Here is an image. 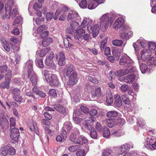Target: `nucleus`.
<instances>
[{
	"mask_svg": "<svg viewBox=\"0 0 156 156\" xmlns=\"http://www.w3.org/2000/svg\"><path fill=\"white\" fill-rule=\"evenodd\" d=\"M52 6L54 8H58L55 12L54 19L55 20H56L58 15L61 13L62 14L60 16L59 19L60 20L63 21L65 19L66 13L68 11V9L64 5L59 4L56 2H53L52 4Z\"/></svg>",
	"mask_w": 156,
	"mask_h": 156,
	"instance_id": "f257e3e1",
	"label": "nucleus"
},
{
	"mask_svg": "<svg viewBox=\"0 0 156 156\" xmlns=\"http://www.w3.org/2000/svg\"><path fill=\"white\" fill-rule=\"evenodd\" d=\"M14 2L13 0H9L5 5L6 14L7 18L9 19L11 16L12 18L16 17L19 13L16 8L12 9L11 12L12 7L13 6Z\"/></svg>",
	"mask_w": 156,
	"mask_h": 156,
	"instance_id": "f03ea898",
	"label": "nucleus"
},
{
	"mask_svg": "<svg viewBox=\"0 0 156 156\" xmlns=\"http://www.w3.org/2000/svg\"><path fill=\"white\" fill-rule=\"evenodd\" d=\"M119 64L120 65L126 67L125 69H132L133 72L136 71V68L133 66V61L129 57L126 56H122L119 61Z\"/></svg>",
	"mask_w": 156,
	"mask_h": 156,
	"instance_id": "7ed1b4c3",
	"label": "nucleus"
},
{
	"mask_svg": "<svg viewBox=\"0 0 156 156\" xmlns=\"http://www.w3.org/2000/svg\"><path fill=\"white\" fill-rule=\"evenodd\" d=\"M110 14L107 13L103 14L100 18V26L103 30L105 31L108 27L111 20Z\"/></svg>",
	"mask_w": 156,
	"mask_h": 156,
	"instance_id": "20e7f679",
	"label": "nucleus"
},
{
	"mask_svg": "<svg viewBox=\"0 0 156 156\" xmlns=\"http://www.w3.org/2000/svg\"><path fill=\"white\" fill-rule=\"evenodd\" d=\"M87 29L90 33H92L93 36L95 37L99 33V27L98 24H95L94 26H92L88 23L87 26Z\"/></svg>",
	"mask_w": 156,
	"mask_h": 156,
	"instance_id": "39448f33",
	"label": "nucleus"
},
{
	"mask_svg": "<svg viewBox=\"0 0 156 156\" xmlns=\"http://www.w3.org/2000/svg\"><path fill=\"white\" fill-rule=\"evenodd\" d=\"M77 74L75 71H73L69 76V80L67 82L68 85L73 86L76 84L78 81V79L77 77Z\"/></svg>",
	"mask_w": 156,
	"mask_h": 156,
	"instance_id": "423d86ee",
	"label": "nucleus"
},
{
	"mask_svg": "<svg viewBox=\"0 0 156 156\" xmlns=\"http://www.w3.org/2000/svg\"><path fill=\"white\" fill-rule=\"evenodd\" d=\"M79 24L78 22L76 21H73L70 23V26L67 28L66 31L70 34L75 33V31L79 27Z\"/></svg>",
	"mask_w": 156,
	"mask_h": 156,
	"instance_id": "0eeeda50",
	"label": "nucleus"
},
{
	"mask_svg": "<svg viewBox=\"0 0 156 156\" xmlns=\"http://www.w3.org/2000/svg\"><path fill=\"white\" fill-rule=\"evenodd\" d=\"M96 121V118L94 116L90 117L89 119L87 120H85L84 121L83 126L85 127L88 130H91L94 129L93 127V123L91 122H94Z\"/></svg>",
	"mask_w": 156,
	"mask_h": 156,
	"instance_id": "6e6552de",
	"label": "nucleus"
},
{
	"mask_svg": "<svg viewBox=\"0 0 156 156\" xmlns=\"http://www.w3.org/2000/svg\"><path fill=\"white\" fill-rule=\"evenodd\" d=\"M20 136V132L18 129L11 128L10 137L11 138L16 142H17Z\"/></svg>",
	"mask_w": 156,
	"mask_h": 156,
	"instance_id": "1a4fd4ad",
	"label": "nucleus"
},
{
	"mask_svg": "<svg viewBox=\"0 0 156 156\" xmlns=\"http://www.w3.org/2000/svg\"><path fill=\"white\" fill-rule=\"evenodd\" d=\"M80 17L76 12L70 11L67 15V20L69 21H74L79 19Z\"/></svg>",
	"mask_w": 156,
	"mask_h": 156,
	"instance_id": "9d476101",
	"label": "nucleus"
},
{
	"mask_svg": "<svg viewBox=\"0 0 156 156\" xmlns=\"http://www.w3.org/2000/svg\"><path fill=\"white\" fill-rule=\"evenodd\" d=\"M73 131L70 134L69 136V140L75 144H76L77 140V135L80 134L79 130L77 128H74V130H73Z\"/></svg>",
	"mask_w": 156,
	"mask_h": 156,
	"instance_id": "9b49d317",
	"label": "nucleus"
},
{
	"mask_svg": "<svg viewBox=\"0 0 156 156\" xmlns=\"http://www.w3.org/2000/svg\"><path fill=\"white\" fill-rule=\"evenodd\" d=\"M49 79V80L47 81L48 82L51 86L53 87H55L58 85V81L56 75H51Z\"/></svg>",
	"mask_w": 156,
	"mask_h": 156,
	"instance_id": "f8f14e48",
	"label": "nucleus"
},
{
	"mask_svg": "<svg viewBox=\"0 0 156 156\" xmlns=\"http://www.w3.org/2000/svg\"><path fill=\"white\" fill-rule=\"evenodd\" d=\"M124 23V19L122 17L118 18L115 21L113 25L114 28L118 30L123 25Z\"/></svg>",
	"mask_w": 156,
	"mask_h": 156,
	"instance_id": "ddd939ff",
	"label": "nucleus"
},
{
	"mask_svg": "<svg viewBox=\"0 0 156 156\" xmlns=\"http://www.w3.org/2000/svg\"><path fill=\"white\" fill-rule=\"evenodd\" d=\"M12 94L15 101L20 102L23 100V98L20 96V90L17 88H14L12 91Z\"/></svg>",
	"mask_w": 156,
	"mask_h": 156,
	"instance_id": "4468645a",
	"label": "nucleus"
},
{
	"mask_svg": "<svg viewBox=\"0 0 156 156\" xmlns=\"http://www.w3.org/2000/svg\"><path fill=\"white\" fill-rule=\"evenodd\" d=\"M141 57L142 60L145 61L151 55L150 50L143 49L140 52Z\"/></svg>",
	"mask_w": 156,
	"mask_h": 156,
	"instance_id": "2eb2a0df",
	"label": "nucleus"
},
{
	"mask_svg": "<svg viewBox=\"0 0 156 156\" xmlns=\"http://www.w3.org/2000/svg\"><path fill=\"white\" fill-rule=\"evenodd\" d=\"M133 72L131 69H123L122 70H119L115 73V75L117 76H123L130 73Z\"/></svg>",
	"mask_w": 156,
	"mask_h": 156,
	"instance_id": "dca6fc26",
	"label": "nucleus"
},
{
	"mask_svg": "<svg viewBox=\"0 0 156 156\" xmlns=\"http://www.w3.org/2000/svg\"><path fill=\"white\" fill-rule=\"evenodd\" d=\"M136 77L135 75H128L124 78V81L127 83H131L135 80Z\"/></svg>",
	"mask_w": 156,
	"mask_h": 156,
	"instance_id": "f3484780",
	"label": "nucleus"
},
{
	"mask_svg": "<svg viewBox=\"0 0 156 156\" xmlns=\"http://www.w3.org/2000/svg\"><path fill=\"white\" fill-rule=\"evenodd\" d=\"M28 77L30 78L33 86L36 85L37 82V79L35 74L33 72V73H28Z\"/></svg>",
	"mask_w": 156,
	"mask_h": 156,
	"instance_id": "a211bd4d",
	"label": "nucleus"
},
{
	"mask_svg": "<svg viewBox=\"0 0 156 156\" xmlns=\"http://www.w3.org/2000/svg\"><path fill=\"white\" fill-rule=\"evenodd\" d=\"M58 57V64L60 66H62L65 63V57L64 54L63 52H60L58 56L56 57Z\"/></svg>",
	"mask_w": 156,
	"mask_h": 156,
	"instance_id": "6ab92c4d",
	"label": "nucleus"
},
{
	"mask_svg": "<svg viewBox=\"0 0 156 156\" xmlns=\"http://www.w3.org/2000/svg\"><path fill=\"white\" fill-rule=\"evenodd\" d=\"M91 96L92 98H95L100 97L101 96V88L99 87L96 88L95 91L91 92Z\"/></svg>",
	"mask_w": 156,
	"mask_h": 156,
	"instance_id": "aec40b11",
	"label": "nucleus"
},
{
	"mask_svg": "<svg viewBox=\"0 0 156 156\" xmlns=\"http://www.w3.org/2000/svg\"><path fill=\"white\" fill-rule=\"evenodd\" d=\"M8 69V67L6 65L0 66V80L4 77L3 74L7 72Z\"/></svg>",
	"mask_w": 156,
	"mask_h": 156,
	"instance_id": "412c9836",
	"label": "nucleus"
},
{
	"mask_svg": "<svg viewBox=\"0 0 156 156\" xmlns=\"http://www.w3.org/2000/svg\"><path fill=\"white\" fill-rule=\"evenodd\" d=\"M88 142V140L86 137L83 135H81L77 139L76 142L77 144H83Z\"/></svg>",
	"mask_w": 156,
	"mask_h": 156,
	"instance_id": "4be33fe9",
	"label": "nucleus"
},
{
	"mask_svg": "<svg viewBox=\"0 0 156 156\" xmlns=\"http://www.w3.org/2000/svg\"><path fill=\"white\" fill-rule=\"evenodd\" d=\"M53 108L57 111L62 113H65L66 112V109L63 106L59 104H56V105L52 106Z\"/></svg>",
	"mask_w": 156,
	"mask_h": 156,
	"instance_id": "5701e85b",
	"label": "nucleus"
},
{
	"mask_svg": "<svg viewBox=\"0 0 156 156\" xmlns=\"http://www.w3.org/2000/svg\"><path fill=\"white\" fill-rule=\"evenodd\" d=\"M115 105L118 107H120L122 105L121 97L119 95L116 94L114 95Z\"/></svg>",
	"mask_w": 156,
	"mask_h": 156,
	"instance_id": "b1692460",
	"label": "nucleus"
},
{
	"mask_svg": "<svg viewBox=\"0 0 156 156\" xmlns=\"http://www.w3.org/2000/svg\"><path fill=\"white\" fill-rule=\"evenodd\" d=\"M54 57L53 53H51L47 58L45 60V64L49 67H50L51 64V60Z\"/></svg>",
	"mask_w": 156,
	"mask_h": 156,
	"instance_id": "393cba45",
	"label": "nucleus"
},
{
	"mask_svg": "<svg viewBox=\"0 0 156 156\" xmlns=\"http://www.w3.org/2000/svg\"><path fill=\"white\" fill-rule=\"evenodd\" d=\"M1 41L2 45L5 50L8 52L10 50V48L8 43L6 41L5 39L4 38L2 37Z\"/></svg>",
	"mask_w": 156,
	"mask_h": 156,
	"instance_id": "a878e982",
	"label": "nucleus"
},
{
	"mask_svg": "<svg viewBox=\"0 0 156 156\" xmlns=\"http://www.w3.org/2000/svg\"><path fill=\"white\" fill-rule=\"evenodd\" d=\"M74 67L72 65L69 66L65 72L64 73L63 75L64 76H68L71 74V73L73 71Z\"/></svg>",
	"mask_w": 156,
	"mask_h": 156,
	"instance_id": "bb28decb",
	"label": "nucleus"
},
{
	"mask_svg": "<svg viewBox=\"0 0 156 156\" xmlns=\"http://www.w3.org/2000/svg\"><path fill=\"white\" fill-rule=\"evenodd\" d=\"M106 102L108 105H111L113 103L112 95V94L110 92L107 93Z\"/></svg>",
	"mask_w": 156,
	"mask_h": 156,
	"instance_id": "cd10ccee",
	"label": "nucleus"
},
{
	"mask_svg": "<svg viewBox=\"0 0 156 156\" xmlns=\"http://www.w3.org/2000/svg\"><path fill=\"white\" fill-rule=\"evenodd\" d=\"M138 63L140 69L142 73H145L147 69V66L145 64L143 63L142 61L140 60H139Z\"/></svg>",
	"mask_w": 156,
	"mask_h": 156,
	"instance_id": "c85d7f7f",
	"label": "nucleus"
},
{
	"mask_svg": "<svg viewBox=\"0 0 156 156\" xmlns=\"http://www.w3.org/2000/svg\"><path fill=\"white\" fill-rule=\"evenodd\" d=\"M71 41V38L68 36L66 38L64 39V46L66 48H71L72 46V44H70L69 43V42Z\"/></svg>",
	"mask_w": 156,
	"mask_h": 156,
	"instance_id": "c756f323",
	"label": "nucleus"
},
{
	"mask_svg": "<svg viewBox=\"0 0 156 156\" xmlns=\"http://www.w3.org/2000/svg\"><path fill=\"white\" fill-rule=\"evenodd\" d=\"M98 4L96 2L93 0L92 1H89L88 2V8L89 9H94L98 6Z\"/></svg>",
	"mask_w": 156,
	"mask_h": 156,
	"instance_id": "7c9ffc66",
	"label": "nucleus"
},
{
	"mask_svg": "<svg viewBox=\"0 0 156 156\" xmlns=\"http://www.w3.org/2000/svg\"><path fill=\"white\" fill-rule=\"evenodd\" d=\"M5 80V82H3L1 83L0 85V87L2 89H4L6 88L7 89H9V84L10 82L9 80Z\"/></svg>",
	"mask_w": 156,
	"mask_h": 156,
	"instance_id": "2f4dec72",
	"label": "nucleus"
},
{
	"mask_svg": "<svg viewBox=\"0 0 156 156\" xmlns=\"http://www.w3.org/2000/svg\"><path fill=\"white\" fill-rule=\"evenodd\" d=\"M8 146L5 147H2L0 148V154L2 156H5L8 153Z\"/></svg>",
	"mask_w": 156,
	"mask_h": 156,
	"instance_id": "473e14b6",
	"label": "nucleus"
},
{
	"mask_svg": "<svg viewBox=\"0 0 156 156\" xmlns=\"http://www.w3.org/2000/svg\"><path fill=\"white\" fill-rule=\"evenodd\" d=\"M42 74L46 81L49 80V78L50 77V76L52 75L51 71L47 70H44Z\"/></svg>",
	"mask_w": 156,
	"mask_h": 156,
	"instance_id": "72a5a7b5",
	"label": "nucleus"
},
{
	"mask_svg": "<svg viewBox=\"0 0 156 156\" xmlns=\"http://www.w3.org/2000/svg\"><path fill=\"white\" fill-rule=\"evenodd\" d=\"M72 124L69 121L65 122L63 125V129H66L68 132H69L72 128Z\"/></svg>",
	"mask_w": 156,
	"mask_h": 156,
	"instance_id": "f704fd0d",
	"label": "nucleus"
},
{
	"mask_svg": "<svg viewBox=\"0 0 156 156\" xmlns=\"http://www.w3.org/2000/svg\"><path fill=\"white\" fill-rule=\"evenodd\" d=\"M38 2L35 3L33 5L34 9L36 10L37 8L40 9L42 7V4L44 2V0H38Z\"/></svg>",
	"mask_w": 156,
	"mask_h": 156,
	"instance_id": "c9c22d12",
	"label": "nucleus"
},
{
	"mask_svg": "<svg viewBox=\"0 0 156 156\" xmlns=\"http://www.w3.org/2000/svg\"><path fill=\"white\" fill-rule=\"evenodd\" d=\"M45 133L47 135V138L48 142L49 141V136H52L54 134V132L47 127L45 128Z\"/></svg>",
	"mask_w": 156,
	"mask_h": 156,
	"instance_id": "e433bc0d",
	"label": "nucleus"
},
{
	"mask_svg": "<svg viewBox=\"0 0 156 156\" xmlns=\"http://www.w3.org/2000/svg\"><path fill=\"white\" fill-rule=\"evenodd\" d=\"M50 50V48H43L40 51L39 56L41 57L44 56Z\"/></svg>",
	"mask_w": 156,
	"mask_h": 156,
	"instance_id": "4c0bfd02",
	"label": "nucleus"
},
{
	"mask_svg": "<svg viewBox=\"0 0 156 156\" xmlns=\"http://www.w3.org/2000/svg\"><path fill=\"white\" fill-rule=\"evenodd\" d=\"M118 115V112L114 111H111L108 112L106 114V116L108 118H112L116 117Z\"/></svg>",
	"mask_w": 156,
	"mask_h": 156,
	"instance_id": "58836bf2",
	"label": "nucleus"
},
{
	"mask_svg": "<svg viewBox=\"0 0 156 156\" xmlns=\"http://www.w3.org/2000/svg\"><path fill=\"white\" fill-rule=\"evenodd\" d=\"M73 120L74 121V122L76 124H78L80 125H81V122H82L83 123V124H84V121H85V120H83L81 118L77 117H75L74 116H73Z\"/></svg>",
	"mask_w": 156,
	"mask_h": 156,
	"instance_id": "ea45409f",
	"label": "nucleus"
},
{
	"mask_svg": "<svg viewBox=\"0 0 156 156\" xmlns=\"http://www.w3.org/2000/svg\"><path fill=\"white\" fill-rule=\"evenodd\" d=\"M119 153H118V156H127V152H125L124 150V147L122 146L119 147Z\"/></svg>",
	"mask_w": 156,
	"mask_h": 156,
	"instance_id": "a19ab883",
	"label": "nucleus"
},
{
	"mask_svg": "<svg viewBox=\"0 0 156 156\" xmlns=\"http://www.w3.org/2000/svg\"><path fill=\"white\" fill-rule=\"evenodd\" d=\"M36 65L38 67L43 68L44 67L43 62L42 59H36L35 61Z\"/></svg>",
	"mask_w": 156,
	"mask_h": 156,
	"instance_id": "79ce46f5",
	"label": "nucleus"
},
{
	"mask_svg": "<svg viewBox=\"0 0 156 156\" xmlns=\"http://www.w3.org/2000/svg\"><path fill=\"white\" fill-rule=\"evenodd\" d=\"M29 128L31 131L35 132L37 134L38 133L37 128L35 124H34V122L31 123L29 126Z\"/></svg>",
	"mask_w": 156,
	"mask_h": 156,
	"instance_id": "37998d69",
	"label": "nucleus"
},
{
	"mask_svg": "<svg viewBox=\"0 0 156 156\" xmlns=\"http://www.w3.org/2000/svg\"><path fill=\"white\" fill-rule=\"evenodd\" d=\"M79 108L82 112L85 114H87L89 113V109L86 107L80 105L79 106Z\"/></svg>",
	"mask_w": 156,
	"mask_h": 156,
	"instance_id": "c03bdc74",
	"label": "nucleus"
},
{
	"mask_svg": "<svg viewBox=\"0 0 156 156\" xmlns=\"http://www.w3.org/2000/svg\"><path fill=\"white\" fill-rule=\"evenodd\" d=\"M112 153V150L110 149L107 148L102 151V154L104 156H108L110 155Z\"/></svg>",
	"mask_w": 156,
	"mask_h": 156,
	"instance_id": "a18cd8bd",
	"label": "nucleus"
},
{
	"mask_svg": "<svg viewBox=\"0 0 156 156\" xmlns=\"http://www.w3.org/2000/svg\"><path fill=\"white\" fill-rule=\"evenodd\" d=\"M110 134V132L109 129L107 127L105 128L103 132V136L105 138H108Z\"/></svg>",
	"mask_w": 156,
	"mask_h": 156,
	"instance_id": "49530a36",
	"label": "nucleus"
},
{
	"mask_svg": "<svg viewBox=\"0 0 156 156\" xmlns=\"http://www.w3.org/2000/svg\"><path fill=\"white\" fill-rule=\"evenodd\" d=\"M76 154L77 156H85L86 154L84 150L81 149L78 150L76 151Z\"/></svg>",
	"mask_w": 156,
	"mask_h": 156,
	"instance_id": "de8ad7c7",
	"label": "nucleus"
},
{
	"mask_svg": "<svg viewBox=\"0 0 156 156\" xmlns=\"http://www.w3.org/2000/svg\"><path fill=\"white\" fill-rule=\"evenodd\" d=\"M107 125L109 127H112L115 125L114 120L112 119H108L106 120Z\"/></svg>",
	"mask_w": 156,
	"mask_h": 156,
	"instance_id": "09e8293b",
	"label": "nucleus"
},
{
	"mask_svg": "<svg viewBox=\"0 0 156 156\" xmlns=\"http://www.w3.org/2000/svg\"><path fill=\"white\" fill-rule=\"evenodd\" d=\"M113 44L115 46H120L123 44L122 41L119 40H115L112 42Z\"/></svg>",
	"mask_w": 156,
	"mask_h": 156,
	"instance_id": "8fccbe9b",
	"label": "nucleus"
},
{
	"mask_svg": "<svg viewBox=\"0 0 156 156\" xmlns=\"http://www.w3.org/2000/svg\"><path fill=\"white\" fill-rule=\"evenodd\" d=\"M28 69V73H33L34 71L32 69L33 63L31 62H27Z\"/></svg>",
	"mask_w": 156,
	"mask_h": 156,
	"instance_id": "3c124183",
	"label": "nucleus"
},
{
	"mask_svg": "<svg viewBox=\"0 0 156 156\" xmlns=\"http://www.w3.org/2000/svg\"><path fill=\"white\" fill-rule=\"evenodd\" d=\"M47 27L44 25H41L37 29V33L40 34L43 32L44 30L46 29Z\"/></svg>",
	"mask_w": 156,
	"mask_h": 156,
	"instance_id": "603ef678",
	"label": "nucleus"
},
{
	"mask_svg": "<svg viewBox=\"0 0 156 156\" xmlns=\"http://www.w3.org/2000/svg\"><path fill=\"white\" fill-rule=\"evenodd\" d=\"M112 55L116 59H118L119 57L120 53L119 51L116 50H114L112 51Z\"/></svg>",
	"mask_w": 156,
	"mask_h": 156,
	"instance_id": "864d4df0",
	"label": "nucleus"
},
{
	"mask_svg": "<svg viewBox=\"0 0 156 156\" xmlns=\"http://www.w3.org/2000/svg\"><path fill=\"white\" fill-rule=\"evenodd\" d=\"M155 60L154 58L152 57L148 59L147 61V63L148 66H152L154 64V61Z\"/></svg>",
	"mask_w": 156,
	"mask_h": 156,
	"instance_id": "5fc2aeb1",
	"label": "nucleus"
},
{
	"mask_svg": "<svg viewBox=\"0 0 156 156\" xmlns=\"http://www.w3.org/2000/svg\"><path fill=\"white\" fill-rule=\"evenodd\" d=\"M122 98L123 102L126 104L129 105L130 103V100L125 95H123L122 96Z\"/></svg>",
	"mask_w": 156,
	"mask_h": 156,
	"instance_id": "6e6d98bb",
	"label": "nucleus"
},
{
	"mask_svg": "<svg viewBox=\"0 0 156 156\" xmlns=\"http://www.w3.org/2000/svg\"><path fill=\"white\" fill-rule=\"evenodd\" d=\"M49 95L55 98L57 96V93L55 90L54 89H51L49 90L48 92Z\"/></svg>",
	"mask_w": 156,
	"mask_h": 156,
	"instance_id": "4d7b16f0",
	"label": "nucleus"
},
{
	"mask_svg": "<svg viewBox=\"0 0 156 156\" xmlns=\"http://www.w3.org/2000/svg\"><path fill=\"white\" fill-rule=\"evenodd\" d=\"M79 5L80 8H86L87 5L86 1V0H82L79 3Z\"/></svg>",
	"mask_w": 156,
	"mask_h": 156,
	"instance_id": "13d9d810",
	"label": "nucleus"
},
{
	"mask_svg": "<svg viewBox=\"0 0 156 156\" xmlns=\"http://www.w3.org/2000/svg\"><path fill=\"white\" fill-rule=\"evenodd\" d=\"M137 124L140 126L143 127L145 124V122L142 118H139L138 119Z\"/></svg>",
	"mask_w": 156,
	"mask_h": 156,
	"instance_id": "bf43d9fd",
	"label": "nucleus"
},
{
	"mask_svg": "<svg viewBox=\"0 0 156 156\" xmlns=\"http://www.w3.org/2000/svg\"><path fill=\"white\" fill-rule=\"evenodd\" d=\"M10 129H11V128H14L13 127H14L16 125V120L15 119L12 117L10 120Z\"/></svg>",
	"mask_w": 156,
	"mask_h": 156,
	"instance_id": "052dcab7",
	"label": "nucleus"
},
{
	"mask_svg": "<svg viewBox=\"0 0 156 156\" xmlns=\"http://www.w3.org/2000/svg\"><path fill=\"white\" fill-rule=\"evenodd\" d=\"M129 86L127 84H124L120 87L121 90L124 92H126L129 89Z\"/></svg>",
	"mask_w": 156,
	"mask_h": 156,
	"instance_id": "680f3d73",
	"label": "nucleus"
},
{
	"mask_svg": "<svg viewBox=\"0 0 156 156\" xmlns=\"http://www.w3.org/2000/svg\"><path fill=\"white\" fill-rule=\"evenodd\" d=\"M148 46L150 49L149 50H154L156 48V44L153 42H149Z\"/></svg>",
	"mask_w": 156,
	"mask_h": 156,
	"instance_id": "e2e57ef3",
	"label": "nucleus"
},
{
	"mask_svg": "<svg viewBox=\"0 0 156 156\" xmlns=\"http://www.w3.org/2000/svg\"><path fill=\"white\" fill-rule=\"evenodd\" d=\"M112 135L114 137H119L122 134V133L119 131H113L112 132Z\"/></svg>",
	"mask_w": 156,
	"mask_h": 156,
	"instance_id": "0e129e2a",
	"label": "nucleus"
},
{
	"mask_svg": "<svg viewBox=\"0 0 156 156\" xmlns=\"http://www.w3.org/2000/svg\"><path fill=\"white\" fill-rule=\"evenodd\" d=\"M8 153L11 155H14L15 154L16 151L14 148L12 147L8 146Z\"/></svg>",
	"mask_w": 156,
	"mask_h": 156,
	"instance_id": "69168bd1",
	"label": "nucleus"
},
{
	"mask_svg": "<svg viewBox=\"0 0 156 156\" xmlns=\"http://www.w3.org/2000/svg\"><path fill=\"white\" fill-rule=\"evenodd\" d=\"M92 129L90 130V136L92 138L94 139H96L97 136V133L95 130H94V129L92 130Z\"/></svg>",
	"mask_w": 156,
	"mask_h": 156,
	"instance_id": "338daca9",
	"label": "nucleus"
},
{
	"mask_svg": "<svg viewBox=\"0 0 156 156\" xmlns=\"http://www.w3.org/2000/svg\"><path fill=\"white\" fill-rule=\"evenodd\" d=\"M106 40H103L101 41L100 43V47L101 51L104 50L106 46Z\"/></svg>",
	"mask_w": 156,
	"mask_h": 156,
	"instance_id": "774afa93",
	"label": "nucleus"
}]
</instances>
